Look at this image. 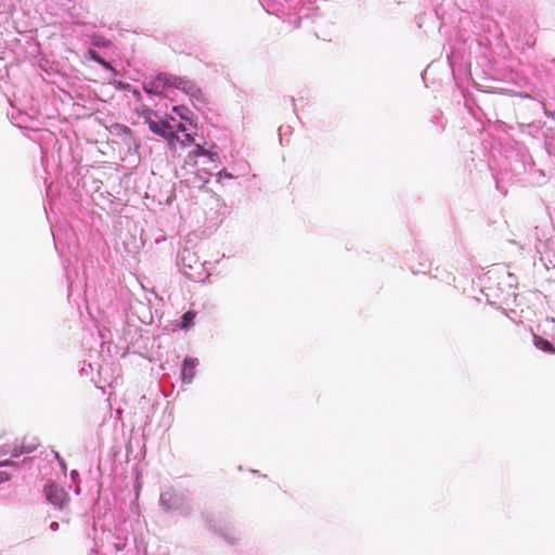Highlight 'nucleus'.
<instances>
[{"mask_svg":"<svg viewBox=\"0 0 555 555\" xmlns=\"http://www.w3.org/2000/svg\"><path fill=\"white\" fill-rule=\"evenodd\" d=\"M262 7L270 14H274L293 29L300 26L304 18H313L318 15L319 7L302 0H260Z\"/></svg>","mask_w":555,"mask_h":555,"instance_id":"1","label":"nucleus"},{"mask_svg":"<svg viewBox=\"0 0 555 555\" xmlns=\"http://www.w3.org/2000/svg\"><path fill=\"white\" fill-rule=\"evenodd\" d=\"M129 535L126 521L102 529L91 552L101 555H126L130 551Z\"/></svg>","mask_w":555,"mask_h":555,"instance_id":"2","label":"nucleus"},{"mask_svg":"<svg viewBox=\"0 0 555 555\" xmlns=\"http://www.w3.org/2000/svg\"><path fill=\"white\" fill-rule=\"evenodd\" d=\"M159 505L163 511L170 515L189 516L192 512L190 498L181 490L173 487L160 492Z\"/></svg>","mask_w":555,"mask_h":555,"instance_id":"3","label":"nucleus"},{"mask_svg":"<svg viewBox=\"0 0 555 555\" xmlns=\"http://www.w3.org/2000/svg\"><path fill=\"white\" fill-rule=\"evenodd\" d=\"M139 114L154 134L164 138L168 144H172L173 129L177 124L173 117L170 120L162 119L155 111L149 107H143Z\"/></svg>","mask_w":555,"mask_h":555,"instance_id":"4","label":"nucleus"},{"mask_svg":"<svg viewBox=\"0 0 555 555\" xmlns=\"http://www.w3.org/2000/svg\"><path fill=\"white\" fill-rule=\"evenodd\" d=\"M179 79V76L163 73L155 78L145 80L143 82V90L151 96L167 95L170 90H178Z\"/></svg>","mask_w":555,"mask_h":555,"instance_id":"5","label":"nucleus"},{"mask_svg":"<svg viewBox=\"0 0 555 555\" xmlns=\"http://www.w3.org/2000/svg\"><path fill=\"white\" fill-rule=\"evenodd\" d=\"M534 237L535 245L534 248L537 253L540 255V261L544 264L546 269L548 266L555 267V240L554 237H545V231L535 227L534 229Z\"/></svg>","mask_w":555,"mask_h":555,"instance_id":"6","label":"nucleus"},{"mask_svg":"<svg viewBox=\"0 0 555 555\" xmlns=\"http://www.w3.org/2000/svg\"><path fill=\"white\" fill-rule=\"evenodd\" d=\"M178 90L185 93L192 104L197 109H203L207 103V96L203 92V90L192 80H189L184 77H180L178 82Z\"/></svg>","mask_w":555,"mask_h":555,"instance_id":"7","label":"nucleus"},{"mask_svg":"<svg viewBox=\"0 0 555 555\" xmlns=\"http://www.w3.org/2000/svg\"><path fill=\"white\" fill-rule=\"evenodd\" d=\"M47 501L55 508L64 509L69 503L67 491L60 485L49 482L43 489Z\"/></svg>","mask_w":555,"mask_h":555,"instance_id":"8","label":"nucleus"},{"mask_svg":"<svg viewBox=\"0 0 555 555\" xmlns=\"http://www.w3.org/2000/svg\"><path fill=\"white\" fill-rule=\"evenodd\" d=\"M179 262L181 266V270L183 273L192 280H196L198 278V269L202 267V263L190 249H183L179 256Z\"/></svg>","mask_w":555,"mask_h":555,"instance_id":"9","label":"nucleus"},{"mask_svg":"<svg viewBox=\"0 0 555 555\" xmlns=\"http://www.w3.org/2000/svg\"><path fill=\"white\" fill-rule=\"evenodd\" d=\"M188 127L183 122H177L173 129V138L172 144H169L171 150H176L179 147L190 146L194 142V137L192 133L188 132Z\"/></svg>","mask_w":555,"mask_h":555,"instance_id":"10","label":"nucleus"},{"mask_svg":"<svg viewBox=\"0 0 555 555\" xmlns=\"http://www.w3.org/2000/svg\"><path fill=\"white\" fill-rule=\"evenodd\" d=\"M38 443L31 442L28 444L25 443H14V444H4L0 447V456L2 455H11L12 457H18L22 454H28L36 450Z\"/></svg>","mask_w":555,"mask_h":555,"instance_id":"11","label":"nucleus"},{"mask_svg":"<svg viewBox=\"0 0 555 555\" xmlns=\"http://www.w3.org/2000/svg\"><path fill=\"white\" fill-rule=\"evenodd\" d=\"M198 364V359L186 357L182 362L181 380L183 384H191L195 376V369Z\"/></svg>","mask_w":555,"mask_h":555,"instance_id":"12","label":"nucleus"},{"mask_svg":"<svg viewBox=\"0 0 555 555\" xmlns=\"http://www.w3.org/2000/svg\"><path fill=\"white\" fill-rule=\"evenodd\" d=\"M172 111L184 121L183 124H193V113L184 105L173 106Z\"/></svg>","mask_w":555,"mask_h":555,"instance_id":"13","label":"nucleus"},{"mask_svg":"<svg viewBox=\"0 0 555 555\" xmlns=\"http://www.w3.org/2000/svg\"><path fill=\"white\" fill-rule=\"evenodd\" d=\"M207 150L199 144H195L194 149L188 154L185 163L190 165L196 164V158L206 155Z\"/></svg>","mask_w":555,"mask_h":555,"instance_id":"14","label":"nucleus"},{"mask_svg":"<svg viewBox=\"0 0 555 555\" xmlns=\"http://www.w3.org/2000/svg\"><path fill=\"white\" fill-rule=\"evenodd\" d=\"M533 343L539 350H542L544 352H554L555 350L553 345L547 339L541 336L534 335Z\"/></svg>","mask_w":555,"mask_h":555,"instance_id":"15","label":"nucleus"},{"mask_svg":"<svg viewBox=\"0 0 555 555\" xmlns=\"http://www.w3.org/2000/svg\"><path fill=\"white\" fill-rule=\"evenodd\" d=\"M195 317L196 313L193 311H186L183 313L181 317L180 327L185 331L189 330L191 326H193Z\"/></svg>","mask_w":555,"mask_h":555,"instance_id":"16","label":"nucleus"},{"mask_svg":"<svg viewBox=\"0 0 555 555\" xmlns=\"http://www.w3.org/2000/svg\"><path fill=\"white\" fill-rule=\"evenodd\" d=\"M428 268L429 261L427 259H423L417 266L410 263V269L414 274L425 273Z\"/></svg>","mask_w":555,"mask_h":555,"instance_id":"17","label":"nucleus"},{"mask_svg":"<svg viewBox=\"0 0 555 555\" xmlns=\"http://www.w3.org/2000/svg\"><path fill=\"white\" fill-rule=\"evenodd\" d=\"M90 57L95 61L96 63L101 64L105 68H111L109 63L104 61L95 51L90 50L89 51Z\"/></svg>","mask_w":555,"mask_h":555,"instance_id":"18","label":"nucleus"},{"mask_svg":"<svg viewBox=\"0 0 555 555\" xmlns=\"http://www.w3.org/2000/svg\"><path fill=\"white\" fill-rule=\"evenodd\" d=\"M70 479L76 485V488H75V493L76 494H79L80 493V487L78 485V480H79V473L74 469L70 472Z\"/></svg>","mask_w":555,"mask_h":555,"instance_id":"19","label":"nucleus"},{"mask_svg":"<svg viewBox=\"0 0 555 555\" xmlns=\"http://www.w3.org/2000/svg\"><path fill=\"white\" fill-rule=\"evenodd\" d=\"M234 178L235 177L231 172L227 171L225 169H223L217 173V181H221L222 179H234Z\"/></svg>","mask_w":555,"mask_h":555,"instance_id":"20","label":"nucleus"},{"mask_svg":"<svg viewBox=\"0 0 555 555\" xmlns=\"http://www.w3.org/2000/svg\"><path fill=\"white\" fill-rule=\"evenodd\" d=\"M205 157H207L210 162H217L219 160V155L218 153L216 152H212V151H208L207 150V153L206 155H204Z\"/></svg>","mask_w":555,"mask_h":555,"instance_id":"21","label":"nucleus"},{"mask_svg":"<svg viewBox=\"0 0 555 555\" xmlns=\"http://www.w3.org/2000/svg\"><path fill=\"white\" fill-rule=\"evenodd\" d=\"M92 371L93 366L91 363L88 364V367L86 366V364H83V366L81 367V373L86 376H89Z\"/></svg>","mask_w":555,"mask_h":555,"instance_id":"22","label":"nucleus"},{"mask_svg":"<svg viewBox=\"0 0 555 555\" xmlns=\"http://www.w3.org/2000/svg\"><path fill=\"white\" fill-rule=\"evenodd\" d=\"M9 479H10V474L4 470H0V483L5 482Z\"/></svg>","mask_w":555,"mask_h":555,"instance_id":"23","label":"nucleus"},{"mask_svg":"<svg viewBox=\"0 0 555 555\" xmlns=\"http://www.w3.org/2000/svg\"><path fill=\"white\" fill-rule=\"evenodd\" d=\"M59 527H60V525H59V522H57V521H52V522L50 524V529H51L52 531H56V530L59 529Z\"/></svg>","mask_w":555,"mask_h":555,"instance_id":"24","label":"nucleus"},{"mask_svg":"<svg viewBox=\"0 0 555 555\" xmlns=\"http://www.w3.org/2000/svg\"><path fill=\"white\" fill-rule=\"evenodd\" d=\"M11 465H14V463L10 460L0 462V466H11Z\"/></svg>","mask_w":555,"mask_h":555,"instance_id":"25","label":"nucleus"},{"mask_svg":"<svg viewBox=\"0 0 555 555\" xmlns=\"http://www.w3.org/2000/svg\"><path fill=\"white\" fill-rule=\"evenodd\" d=\"M95 44L98 47H106L107 46V42L105 40H98L95 41Z\"/></svg>","mask_w":555,"mask_h":555,"instance_id":"26","label":"nucleus"},{"mask_svg":"<svg viewBox=\"0 0 555 555\" xmlns=\"http://www.w3.org/2000/svg\"><path fill=\"white\" fill-rule=\"evenodd\" d=\"M57 459L60 460V464H61V466H62V467H63V469L65 470V469H66V466H65L64 461H63V460H61L59 456H57Z\"/></svg>","mask_w":555,"mask_h":555,"instance_id":"27","label":"nucleus"},{"mask_svg":"<svg viewBox=\"0 0 555 555\" xmlns=\"http://www.w3.org/2000/svg\"><path fill=\"white\" fill-rule=\"evenodd\" d=\"M133 94H134L138 99H140V95H141V94H140V92L134 91V92H133Z\"/></svg>","mask_w":555,"mask_h":555,"instance_id":"28","label":"nucleus"},{"mask_svg":"<svg viewBox=\"0 0 555 555\" xmlns=\"http://www.w3.org/2000/svg\"><path fill=\"white\" fill-rule=\"evenodd\" d=\"M235 541H236V539H235V538H232V539L230 540V543H232V544H233V543H235Z\"/></svg>","mask_w":555,"mask_h":555,"instance_id":"29","label":"nucleus"}]
</instances>
